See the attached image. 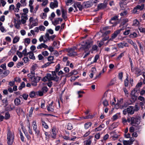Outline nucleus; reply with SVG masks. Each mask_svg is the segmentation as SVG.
<instances>
[{"mask_svg": "<svg viewBox=\"0 0 145 145\" xmlns=\"http://www.w3.org/2000/svg\"><path fill=\"white\" fill-rule=\"evenodd\" d=\"M127 122L131 123V125L133 126H137L140 123V118L134 117H129L127 118Z\"/></svg>", "mask_w": 145, "mask_h": 145, "instance_id": "1", "label": "nucleus"}, {"mask_svg": "<svg viewBox=\"0 0 145 145\" xmlns=\"http://www.w3.org/2000/svg\"><path fill=\"white\" fill-rule=\"evenodd\" d=\"M105 96H106L107 97V99H109V98L110 99H112V100L110 101V103L112 105H115V107L116 108H118L119 107V105H118L116 104L115 105V102H116V100L115 98L113 97L112 96H111L110 94V91H106L105 94Z\"/></svg>", "mask_w": 145, "mask_h": 145, "instance_id": "2", "label": "nucleus"}, {"mask_svg": "<svg viewBox=\"0 0 145 145\" xmlns=\"http://www.w3.org/2000/svg\"><path fill=\"white\" fill-rule=\"evenodd\" d=\"M14 139V135L13 133L8 131L7 133V143L8 145L12 144Z\"/></svg>", "mask_w": 145, "mask_h": 145, "instance_id": "3", "label": "nucleus"}, {"mask_svg": "<svg viewBox=\"0 0 145 145\" xmlns=\"http://www.w3.org/2000/svg\"><path fill=\"white\" fill-rule=\"evenodd\" d=\"M90 46L89 43L86 42H83L81 44V46L80 48V50H83L86 52L88 51L90 47Z\"/></svg>", "mask_w": 145, "mask_h": 145, "instance_id": "4", "label": "nucleus"}, {"mask_svg": "<svg viewBox=\"0 0 145 145\" xmlns=\"http://www.w3.org/2000/svg\"><path fill=\"white\" fill-rule=\"evenodd\" d=\"M139 90V88H135L132 90L131 93V95L132 98L134 99V101H135L137 97L138 93Z\"/></svg>", "mask_w": 145, "mask_h": 145, "instance_id": "5", "label": "nucleus"}, {"mask_svg": "<svg viewBox=\"0 0 145 145\" xmlns=\"http://www.w3.org/2000/svg\"><path fill=\"white\" fill-rule=\"evenodd\" d=\"M29 25H31L32 27L36 26L38 24V20L37 19H34L32 17H31L29 19Z\"/></svg>", "mask_w": 145, "mask_h": 145, "instance_id": "6", "label": "nucleus"}, {"mask_svg": "<svg viewBox=\"0 0 145 145\" xmlns=\"http://www.w3.org/2000/svg\"><path fill=\"white\" fill-rule=\"evenodd\" d=\"M28 20L27 15L24 14H21V20H18L23 24H25Z\"/></svg>", "mask_w": 145, "mask_h": 145, "instance_id": "7", "label": "nucleus"}, {"mask_svg": "<svg viewBox=\"0 0 145 145\" xmlns=\"http://www.w3.org/2000/svg\"><path fill=\"white\" fill-rule=\"evenodd\" d=\"M73 6L75 8L74 12L77 11V7L80 10H81L82 9V6L81 4L79 2H75L73 5Z\"/></svg>", "mask_w": 145, "mask_h": 145, "instance_id": "8", "label": "nucleus"}, {"mask_svg": "<svg viewBox=\"0 0 145 145\" xmlns=\"http://www.w3.org/2000/svg\"><path fill=\"white\" fill-rule=\"evenodd\" d=\"M76 49L75 48H70L68 51V55L70 56H74L76 55L77 53L76 52L74 51L75 49Z\"/></svg>", "mask_w": 145, "mask_h": 145, "instance_id": "9", "label": "nucleus"}, {"mask_svg": "<svg viewBox=\"0 0 145 145\" xmlns=\"http://www.w3.org/2000/svg\"><path fill=\"white\" fill-rule=\"evenodd\" d=\"M117 45L119 48H123L124 47L129 46V45L126 42L124 41L118 44Z\"/></svg>", "mask_w": 145, "mask_h": 145, "instance_id": "10", "label": "nucleus"}, {"mask_svg": "<svg viewBox=\"0 0 145 145\" xmlns=\"http://www.w3.org/2000/svg\"><path fill=\"white\" fill-rule=\"evenodd\" d=\"M58 3L56 0H55L53 2H51L50 3V6L52 9H54L58 7Z\"/></svg>", "mask_w": 145, "mask_h": 145, "instance_id": "11", "label": "nucleus"}, {"mask_svg": "<svg viewBox=\"0 0 145 145\" xmlns=\"http://www.w3.org/2000/svg\"><path fill=\"white\" fill-rule=\"evenodd\" d=\"M34 1V0H29V7L30 8V11L31 13L33 12V4Z\"/></svg>", "mask_w": 145, "mask_h": 145, "instance_id": "12", "label": "nucleus"}, {"mask_svg": "<svg viewBox=\"0 0 145 145\" xmlns=\"http://www.w3.org/2000/svg\"><path fill=\"white\" fill-rule=\"evenodd\" d=\"M127 42L132 45L134 48L135 50L136 51L137 53H138V50L137 47V46L135 43L131 39H128L127 40Z\"/></svg>", "mask_w": 145, "mask_h": 145, "instance_id": "13", "label": "nucleus"}, {"mask_svg": "<svg viewBox=\"0 0 145 145\" xmlns=\"http://www.w3.org/2000/svg\"><path fill=\"white\" fill-rule=\"evenodd\" d=\"M47 110L50 112H53L54 110V106H53V102L47 105Z\"/></svg>", "mask_w": 145, "mask_h": 145, "instance_id": "14", "label": "nucleus"}, {"mask_svg": "<svg viewBox=\"0 0 145 145\" xmlns=\"http://www.w3.org/2000/svg\"><path fill=\"white\" fill-rule=\"evenodd\" d=\"M14 25L15 27L17 29H19L20 28V25L21 24H22L18 20H16L15 19H14Z\"/></svg>", "mask_w": 145, "mask_h": 145, "instance_id": "15", "label": "nucleus"}, {"mask_svg": "<svg viewBox=\"0 0 145 145\" xmlns=\"http://www.w3.org/2000/svg\"><path fill=\"white\" fill-rule=\"evenodd\" d=\"M84 6L86 8H89L91 7L93 5L91 1L84 2Z\"/></svg>", "mask_w": 145, "mask_h": 145, "instance_id": "16", "label": "nucleus"}, {"mask_svg": "<svg viewBox=\"0 0 145 145\" xmlns=\"http://www.w3.org/2000/svg\"><path fill=\"white\" fill-rule=\"evenodd\" d=\"M48 47V46L44 43H42L39 44L37 46V48L38 49H41L44 48L45 49L46 48Z\"/></svg>", "mask_w": 145, "mask_h": 145, "instance_id": "17", "label": "nucleus"}, {"mask_svg": "<svg viewBox=\"0 0 145 145\" xmlns=\"http://www.w3.org/2000/svg\"><path fill=\"white\" fill-rule=\"evenodd\" d=\"M127 109L128 114H133L134 113L135 111L133 109V106H130L128 107Z\"/></svg>", "mask_w": 145, "mask_h": 145, "instance_id": "18", "label": "nucleus"}, {"mask_svg": "<svg viewBox=\"0 0 145 145\" xmlns=\"http://www.w3.org/2000/svg\"><path fill=\"white\" fill-rule=\"evenodd\" d=\"M61 11L62 12V16L65 19L67 18V13L66 10L63 8H61Z\"/></svg>", "mask_w": 145, "mask_h": 145, "instance_id": "19", "label": "nucleus"}, {"mask_svg": "<svg viewBox=\"0 0 145 145\" xmlns=\"http://www.w3.org/2000/svg\"><path fill=\"white\" fill-rule=\"evenodd\" d=\"M120 31L117 30L115 31L112 35L111 38L110 40H112L115 38L120 33Z\"/></svg>", "mask_w": 145, "mask_h": 145, "instance_id": "20", "label": "nucleus"}, {"mask_svg": "<svg viewBox=\"0 0 145 145\" xmlns=\"http://www.w3.org/2000/svg\"><path fill=\"white\" fill-rule=\"evenodd\" d=\"M62 76L60 77H58L57 75L55 76H52V80H54L56 82H59L61 80Z\"/></svg>", "mask_w": 145, "mask_h": 145, "instance_id": "21", "label": "nucleus"}, {"mask_svg": "<svg viewBox=\"0 0 145 145\" xmlns=\"http://www.w3.org/2000/svg\"><path fill=\"white\" fill-rule=\"evenodd\" d=\"M105 127V125L104 124H101L98 127L96 128L95 129V131H101Z\"/></svg>", "mask_w": 145, "mask_h": 145, "instance_id": "22", "label": "nucleus"}, {"mask_svg": "<svg viewBox=\"0 0 145 145\" xmlns=\"http://www.w3.org/2000/svg\"><path fill=\"white\" fill-rule=\"evenodd\" d=\"M110 135L111 137H112L114 140H115V138H116L118 137V135L114 131L111 132L110 133Z\"/></svg>", "mask_w": 145, "mask_h": 145, "instance_id": "23", "label": "nucleus"}, {"mask_svg": "<svg viewBox=\"0 0 145 145\" xmlns=\"http://www.w3.org/2000/svg\"><path fill=\"white\" fill-rule=\"evenodd\" d=\"M28 54H29V57L30 59L35 60V57L34 56L33 53L31 52H29Z\"/></svg>", "mask_w": 145, "mask_h": 145, "instance_id": "24", "label": "nucleus"}, {"mask_svg": "<svg viewBox=\"0 0 145 145\" xmlns=\"http://www.w3.org/2000/svg\"><path fill=\"white\" fill-rule=\"evenodd\" d=\"M20 99L18 98H16L14 100L15 104L17 106L20 105Z\"/></svg>", "mask_w": 145, "mask_h": 145, "instance_id": "25", "label": "nucleus"}, {"mask_svg": "<svg viewBox=\"0 0 145 145\" xmlns=\"http://www.w3.org/2000/svg\"><path fill=\"white\" fill-rule=\"evenodd\" d=\"M92 123L91 122H88L85 123L84 124L85 128L86 129H88L89 127L91 125Z\"/></svg>", "mask_w": 145, "mask_h": 145, "instance_id": "26", "label": "nucleus"}, {"mask_svg": "<svg viewBox=\"0 0 145 145\" xmlns=\"http://www.w3.org/2000/svg\"><path fill=\"white\" fill-rule=\"evenodd\" d=\"M25 86V84L24 82H22L20 86L18 87V89L20 90H21L22 88H24Z\"/></svg>", "mask_w": 145, "mask_h": 145, "instance_id": "27", "label": "nucleus"}, {"mask_svg": "<svg viewBox=\"0 0 145 145\" xmlns=\"http://www.w3.org/2000/svg\"><path fill=\"white\" fill-rule=\"evenodd\" d=\"M20 37L18 36H16L14 38L13 40V43L14 44L16 43L19 41L20 40Z\"/></svg>", "mask_w": 145, "mask_h": 145, "instance_id": "28", "label": "nucleus"}, {"mask_svg": "<svg viewBox=\"0 0 145 145\" xmlns=\"http://www.w3.org/2000/svg\"><path fill=\"white\" fill-rule=\"evenodd\" d=\"M40 78L39 76H34L32 77V79H33V81L36 82H38L40 80Z\"/></svg>", "mask_w": 145, "mask_h": 145, "instance_id": "29", "label": "nucleus"}, {"mask_svg": "<svg viewBox=\"0 0 145 145\" xmlns=\"http://www.w3.org/2000/svg\"><path fill=\"white\" fill-rule=\"evenodd\" d=\"M43 127L46 129H48V126L47 124L43 120L41 121Z\"/></svg>", "mask_w": 145, "mask_h": 145, "instance_id": "30", "label": "nucleus"}, {"mask_svg": "<svg viewBox=\"0 0 145 145\" xmlns=\"http://www.w3.org/2000/svg\"><path fill=\"white\" fill-rule=\"evenodd\" d=\"M52 137L53 138H55L56 136V133L55 131V129L53 128L52 130Z\"/></svg>", "mask_w": 145, "mask_h": 145, "instance_id": "31", "label": "nucleus"}, {"mask_svg": "<svg viewBox=\"0 0 145 145\" xmlns=\"http://www.w3.org/2000/svg\"><path fill=\"white\" fill-rule=\"evenodd\" d=\"M136 7V8H137L138 10H142L143 9L144 7V5L142 4L141 5H137Z\"/></svg>", "mask_w": 145, "mask_h": 145, "instance_id": "32", "label": "nucleus"}, {"mask_svg": "<svg viewBox=\"0 0 145 145\" xmlns=\"http://www.w3.org/2000/svg\"><path fill=\"white\" fill-rule=\"evenodd\" d=\"M23 13L21 14H24L25 15H27V14L29 12L28 9L27 8H24L22 10Z\"/></svg>", "mask_w": 145, "mask_h": 145, "instance_id": "33", "label": "nucleus"}, {"mask_svg": "<svg viewBox=\"0 0 145 145\" xmlns=\"http://www.w3.org/2000/svg\"><path fill=\"white\" fill-rule=\"evenodd\" d=\"M99 58V56L98 55H96L94 58V59L93 62H92L91 63V64H92L94 63H95L97 62V60Z\"/></svg>", "mask_w": 145, "mask_h": 145, "instance_id": "34", "label": "nucleus"}, {"mask_svg": "<svg viewBox=\"0 0 145 145\" xmlns=\"http://www.w3.org/2000/svg\"><path fill=\"white\" fill-rule=\"evenodd\" d=\"M84 93L83 91H79L77 92V93L78 95V97L80 98L82 96V94Z\"/></svg>", "mask_w": 145, "mask_h": 145, "instance_id": "35", "label": "nucleus"}, {"mask_svg": "<svg viewBox=\"0 0 145 145\" xmlns=\"http://www.w3.org/2000/svg\"><path fill=\"white\" fill-rule=\"evenodd\" d=\"M36 95V93L34 91H31L29 94V97L31 98H33Z\"/></svg>", "mask_w": 145, "mask_h": 145, "instance_id": "36", "label": "nucleus"}, {"mask_svg": "<svg viewBox=\"0 0 145 145\" xmlns=\"http://www.w3.org/2000/svg\"><path fill=\"white\" fill-rule=\"evenodd\" d=\"M65 2L67 6L70 5L72 4V0H66L65 1Z\"/></svg>", "mask_w": 145, "mask_h": 145, "instance_id": "37", "label": "nucleus"}, {"mask_svg": "<svg viewBox=\"0 0 145 145\" xmlns=\"http://www.w3.org/2000/svg\"><path fill=\"white\" fill-rule=\"evenodd\" d=\"M104 96L105 97V96ZM105 96L106 97V99H107V97L106 96ZM107 100H108V99H105V100H104V101L103 102V103L104 106H108L109 105L108 102L107 101Z\"/></svg>", "mask_w": 145, "mask_h": 145, "instance_id": "38", "label": "nucleus"}, {"mask_svg": "<svg viewBox=\"0 0 145 145\" xmlns=\"http://www.w3.org/2000/svg\"><path fill=\"white\" fill-rule=\"evenodd\" d=\"M137 34L135 33L134 32L132 33H131L129 35V37L130 38H134L137 37Z\"/></svg>", "mask_w": 145, "mask_h": 145, "instance_id": "39", "label": "nucleus"}, {"mask_svg": "<svg viewBox=\"0 0 145 145\" xmlns=\"http://www.w3.org/2000/svg\"><path fill=\"white\" fill-rule=\"evenodd\" d=\"M32 126L33 129L37 128L36 122L35 121H33Z\"/></svg>", "mask_w": 145, "mask_h": 145, "instance_id": "40", "label": "nucleus"}, {"mask_svg": "<svg viewBox=\"0 0 145 145\" xmlns=\"http://www.w3.org/2000/svg\"><path fill=\"white\" fill-rule=\"evenodd\" d=\"M38 67V66L36 64H34L32 66L31 69L33 71H34L37 69Z\"/></svg>", "mask_w": 145, "mask_h": 145, "instance_id": "41", "label": "nucleus"}, {"mask_svg": "<svg viewBox=\"0 0 145 145\" xmlns=\"http://www.w3.org/2000/svg\"><path fill=\"white\" fill-rule=\"evenodd\" d=\"M59 20L57 19H56L54 20V21L52 22V24L54 25H56L57 24H59Z\"/></svg>", "mask_w": 145, "mask_h": 145, "instance_id": "42", "label": "nucleus"}, {"mask_svg": "<svg viewBox=\"0 0 145 145\" xmlns=\"http://www.w3.org/2000/svg\"><path fill=\"white\" fill-rule=\"evenodd\" d=\"M129 84L128 77L127 76L124 81V84L125 87H127Z\"/></svg>", "mask_w": 145, "mask_h": 145, "instance_id": "43", "label": "nucleus"}, {"mask_svg": "<svg viewBox=\"0 0 145 145\" xmlns=\"http://www.w3.org/2000/svg\"><path fill=\"white\" fill-rule=\"evenodd\" d=\"M46 77H47V78L48 81L52 80V76L50 74H48L46 75Z\"/></svg>", "mask_w": 145, "mask_h": 145, "instance_id": "44", "label": "nucleus"}, {"mask_svg": "<svg viewBox=\"0 0 145 145\" xmlns=\"http://www.w3.org/2000/svg\"><path fill=\"white\" fill-rule=\"evenodd\" d=\"M138 99L140 101L144 102V103H145V98L144 97L141 96H139L138 97Z\"/></svg>", "mask_w": 145, "mask_h": 145, "instance_id": "45", "label": "nucleus"}, {"mask_svg": "<svg viewBox=\"0 0 145 145\" xmlns=\"http://www.w3.org/2000/svg\"><path fill=\"white\" fill-rule=\"evenodd\" d=\"M119 115V113H117L114 115L112 117V119L114 121L118 118V116Z\"/></svg>", "mask_w": 145, "mask_h": 145, "instance_id": "46", "label": "nucleus"}, {"mask_svg": "<svg viewBox=\"0 0 145 145\" xmlns=\"http://www.w3.org/2000/svg\"><path fill=\"white\" fill-rule=\"evenodd\" d=\"M24 65L23 63L22 62H19L17 63L16 67L17 68H19Z\"/></svg>", "mask_w": 145, "mask_h": 145, "instance_id": "47", "label": "nucleus"}, {"mask_svg": "<svg viewBox=\"0 0 145 145\" xmlns=\"http://www.w3.org/2000/svg\"><path fill=\"white\" fill-rule=\"evenodd\" d=\"M39 41L41 42L43 41L44 43L46 42V40L44 39V36L43 35H41L39 39Z\"/></svg>", "mask_w": 145, "mask_h": 145, "instance_id": "48", "label": "nucleus"}, {"mask_svg": "<svg viewBox=\"0 0 145 145\" xmlns=\"http://www.w3.org/2000/svg\"><path fill=\"white\" fill-rule=\"evenodd\" d=\"M24 41L25 43L29 44L31 42V39L29 38H25L24 40Z\"/></svg>", "mask_w": 145, "mask_h": 145, "instance_id": "49", "label": "nucleus"}, {"mask_svg": "<svg viewBox=\"0 0 145 145\" xmlns=\"http://www.w3.org/2000/svg\"><path fill=\"white\" fill-rule=\"evenodd\" d=\"M47 16V14L45 13H43L40 15V17L42 19H45Z\"/></svg>", "mask_w": 145, "mask_h": 145, "instance_id": "50", "label": "nucleus"}, {"mask_svg": "<svg viewBox=\"0 0 145 145\" xmlns=\"http://www.w3.org/2000/svg\"><path fill=\"white\" fill-rule=\"evenodd\" d=\"M22 96V97L23 98V99L25 100H26L27 99L28 97V94L26 93H24Z\"/></svg>", "mask_w": 145, "mask_h": 145, "instance_id": "51", "label": "nucleus"}, {"mask_svg": "<svg viewBox=\"0 0 145 145\" xmlns=\"http://www.w3.org/2000/svg\"><path fill=\"white\" fill-rule=\"evenodd\" d=\"M16 54L20 58H21L23 57V54L22 53L19 52L18 50L16 51Z\"/></svg>", "mask_w": 145, "mask_h": 145, "instance_id": "52", "label": "nucleus"}, {"mask_svg": "<svg viewBox=\"0 0 145 145\" xmlns=\"http://www.w3.org/2000/svg\"><path fill=\"white\" fill-rule=\"evenodd\" d=\"M41 4L42 6H46L48 4V0H43Z\"/></svg>", "mask_w": 145, "mask_h": 145, "instance_id": "53", "label": "nucleus"}, {"mask_svg": "<svg viewBox=\"0 0 145 145\" xmlns=\"http://www.w3.org/2000/svg\"><path fill=\"white\" fill-rule=\"evenodd\" d=\"M140 109V107L139 106V104L138 103H136L135 105V108L134 109V111H138Z\"/></svg>", "mask_w": 145, "mask_h": 145, "instance_id": "54", "label": "nucleus"}, {"mask_svg": "<svg viewBox=\"0 0 145 145\" xmlns=\"http://www.w3.org/2000/svg\"><path fill=\"white\" fill-rule=\"evenodd\" d=\"M128 13V12L126 11H124L120 13V15L121 16H126Z\"/></svg>", "mask_w": 145, "mask_h": 145, "instance_id": "55", "label": "nucleus"}, {"mask_svg": "<svg viewBox=\"0 0 145 145\" xmlns=\"http://www.w3.org/2000/svg\"><path fill=\"white\" fill-rule=\"evenodd\" d=\"M73 127L71 124L70 123H68L67 125V129H68L70 130L72 129Z\"/></svg>", "mask_w": 145, "mask_h": 145, "instance_id": "56", "label": "nucleus"}, {"mask_svg": "<svg viewBox=\"0 0 145 145\" xmlns=\"http://www.w3.org/2000/svg\"><path fill=\"white\" fill-rule=\"evenodd\" d=\"M139 24V21L137 20H135L133 21V25L135 26H137Z\"/></svg>", "mask_w": 145, "mask_h": 145, "instance_id": "57", "label": "nucleus"}, {"mask_svg": "<svg viewBox=\"0 0 145 145\" xmlns=\"http://www.w3.org/2000/svg\"><path fill=\"white\" fill-rule=\"evenodd\" d=\"M34 131L35 132V134L37 136H39V131L38 129L37 128L33 129Z\"/></svg>", "mask_w": 145, "mask_h": 145, "instance_id": "58", "label": "nucleus"}, {"mask_svg": "<svg viewBox=\"0 0 145 145\" xmlns=\"http://www.w3.org/2000/svg\"><path fill=\"white\" fill-rule=\"evenodd\" d=\"M42 54L44 56H48L49 55L48 52L46 51L42 52Z\"/></svg>", "mask_w": 145, "mask_h": 145, "instance_id": "59", "label": "nucleus"}, {"mask_svg": "<svg viewBox=\"0 0 145 145\" xmlns=\"http://www.w3.org/2000/svg\"><path fill=\"white\" fill-rule=\"evenodd\" d=\"M15 8V6L13 5H10L9 8V10L10 11L14 10Z\"/></svg>", "mask_w": 145, "mask_h": 145, "instance_id": "60", "label": "nucleus"}, {"mask_svg": "<svg viewBox=\"0 0 145 145\" xmlns=\"http://www.w3.org/2000/svg\"><path fill=\"white\" fill-rule=\"evenodd\" d=\"M23 60L24 61V63H27L28 62L29 59L27 57H24L23 59Z\"/></svg>", "mask_w": 145, "mask_h": 145, "instance_id": "61", "label": "nucleus"}, {"mask_svg": "<svg viewBox=\"0 0 145 145\" xmlns=\"http://www.w3.org/2000/svg\"><path fill=\"white\" fill-rule=\"evenodd\" d=\"M124 136L125 138H129L131 137V135L130 133H127L124 134Z\"/></svg>", "mask_w": 145, "mask_h": 145, "instance_id": "62", "label": "nucleus"}, {"mask_svg": "<svg viewBox=\"0 0 145 145\" xmlns=\"http://www.w3.org/2000/svg\"><path fill=\"white\" fill-rule=\"evenodd\" d=\"M123 142L124 145H129L130 143L129 140H123Z\"/></svg>", "mask_w": 145, "mask_h": 145, "instance_id": "63", "label": "nucleus"}, {"mask_svg": "<svg viewBox=\"0 0 145 145\" xmlns=\"http://www.w3.org/2000/svg\"><path fill=\"white\" fill-rule=\"evenodd\" d=\"M138 29L140 32L144 33L145 32V28L142 27H140Z\"/></svg>", "mask_w": 145, "mask_h": 145, "instance_id": "64", "label": "nucleus"}]
</instances>
